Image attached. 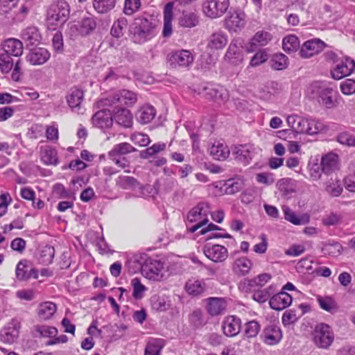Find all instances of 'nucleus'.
<instances>
[{"label": "nucleus", "mask_w": 355, "mask_h": 355, "mask_svg": "<svg viewBox=\"0 0 355 355\" xmlns=\"http://www.w3.org/2000/svg\"><path fill=\"white\" fill-rule=\"evenodd\" d=\"M155 22L144 17L136 18L130 28V37L137 44H144L157 35Z\"/></svg>", "instance_id": "f257e3e1"}, {"label": "nucleus", "mask_w": 355, "mask_h": 355, "mask_svg": "<svg viewBox=\"0 0 355 355\" xmlns=\"http://www.w3.org/2000/svg\"><path fill=\"white\" fill-rule=\"evenodd\" d=\"M69 12V6L64 0H59L52 3L47 10L48 26L54 30L56 27L62 25L67 20Z\"/></svg>", "instance_id": "f03ea898"}, {"label": "nucleus", "mask_w": 355, "mask_h": 355, "mask_svg": "<svg viewBox=\"0 0 355 355\" xmlns=\"http://www.w3.org/2000/svg\"><path fill=\"white\" fill-rule=\"evenodd\" d=\"M137 101V96L135 93L130 90L123 89L114 94L113 96L101 98L97 102V106L98 107H110L116 103L131 106L134 105Z\"/></svg>", "instance_id": "7ed1b4c3"}, {"label": "nucleus", "mask_w": 355, "mask_h": 355, "mask_svg": "<svg viewBox=\"0 0 355 355\" xmlns=\"http://www.w3.org/2000/svg\"><path fill=\"white\" fill-rule=\"evenodd\" d=\"M334 340V334L329 325L325 323L317 324L313 332V341L320 349H328Z\"/></svg>", "instance_id": "20e7f679"}, {"label": "nucleus", "mask_w": 355, "mask_h": 355, "mask_svg": "<svg viewBox=\"0 0 355 355\" xmlns=\"http://www.w3.org/2000/svg\"><path fill=\"white\" fill-rule=\"evenodd\" d=\"M230 7L229 0H205L202 5L203 14L210 19L221 17Z\"/></svg>", "instance_id": "39448f33"}, {"label": "nucleus", "mask_w": 355, "mask_h": 355, "mask_svg": "<svg viewBox=\"0 0 355 355\" xmlns=\"http://www.w3.org/2000/svg\"><path fill=\"white\" fill-rule=\"evenodd\" d=\"M309 89L311 94L318 96V102L320 104L328 109L334 107L333 88L327 87L322 83L315 82L310 85Z\"/></svg>", "instance_id": "423d86ee"}, {"label": "nucleus", "mask_w": 355, "mask_h": 355, "mask_svg": "<svg viewBox=\"0 0 355 355\" xmlns=\"http://www.w3.org/2000/svg\"><path fill=\"white\" fill-rule=\"evenodd\" d=\"M139 268H141V274L150 280L159 281L162 278L163 264L159 261L148 259L144 266Z\"/></svg>", "instance_id": "0eeeda50"}, {"label": "nucleus", "mask_w": 355, "mask_h": 355, "mask_svg": "<svg viewBox=\"0 0 355 355\" xmlns=\"http://www.w3.org/2000/svg\"><path fill=\"white\" fill-rule=\"evenodd\" d=\"M193 61L194 55L189 50L176 51L168 55V62L170 65L189 67L193 64Z\"/></svg>", "instance_id": "6e6552de"}, {"label": "nucleus", "mask_w": 355, "mask_h": 355, "mask_svg": "<svg viewBox=\"0 0 355 355\" xmlns=\"http://www.w3.org/2000/svg\"><path fill=\"white\" fill-rule=\"evenodd\" d=\"M36 331L41 336L51 338L46 343V345H53L60 343H66L68 338L66 335L57 336L58 329L54 327L48 325H39L36 327Z\"/></svg>", "instance_id": "1a4fd4ad"}, {"label": "nucleus", "mask_w": 355, "mask_h": 355, "mask_svg": "<svg viewBox=\"0 0 355 355\" xmlns=\"http://www.w3.org/2000/svg\"><path fill=\"white\" fill-rule=\"evenodd\" d=\"M325 43L318 38L305 42L301 46L300 55L303 58H309L320 53L324 48Z\"/></svg>", "instance_id": "9d476101"}, {"label": "nucleus", "mask_w": 355, "mask_h": 355, "mask_svg": "<svg viewBox=\"0 0 355 355\" xmlns=\"http://www.w3.org/2000/svg\"><path fill=\"white\" fill-rule=\"evenodd\" d=\"M245 15L234 11L230 13L225 20V26L230 32H240L245 25Z\"/></svg>", "instance_id": "9b49d317"}, {"label": "nucleus", "mask_w": 355, "mask_h": 355, "mask_svg": "<svg viewBox=\"0 0 355 355\" xmlns=\"http://www.w3.org/2000/svg\"><path fill=\"white\" fill-rule=\"evenodd\" d=\"M253 148L249 145H239L232 149L234 159L243 166L248 165L254 157Z\"/></svg>", "instance_id": "f8f14e48"}, {"label": "nucleus", "mask_w": 355, "mask_h": 355, "mask_svg": "<svg viewBox=\"0 0 355 355\" xmlns=\"http://www.w3.org/2000/svg\"><path fill=\"white\" fill-rule=\"evenodd\" d=\"M84 98L83 91L77 88L71 89L67 96V101L73 112L83 114L85 109L81 105Z\"/></svg>", "instance_id": "ddd939ff"}, {"label": "nucleus", "mask_w": 355, "mask_h": 355, "mask_svg": "<svg viewBox=\"0 0 355 355\" xmlns=\"http://www.w3.org/2000/svg\"><path fill=\"white\" fill-rule=\"evenodd\" d=\"M92 121L93 125L96 128L101 129L109 128L113 123L112 114L109 110L103 108L93 115Z\"/></svg>", "instance_id": "4468645a"}, {"label": "nucleus", "mask_w": 355, "mask_h": 355, "mask_svg": "<svg viewBox=\"0 0 355 355\" xmlns=\"http://www.w3.org/2000/svg\"><path fill=\"white\" fill-rule=\"evenodd\" d=\"M241 327V320L236 315H228L223 321L222 328L224 334L234 337L239 334Z\"/></svg>", "instance_id": "2eb2a0df"}, {"label": "nucleus", "mask_w": 355, "mask_h": 355, "mask_svg": "<svg viewBox=\"0 0 355 355\" xmlns=\"http://www.w3.org/2000/svg\"><path fill=\"white\" fill-rule=\"evenodd\" d=\"M204 253L208 259L214 262H223L228 257L227 248L220 245L205 246Z\"/></svg>", "instance_id": "dca6fc26"}, {"label": "nucleus", "mask_w": 355, "mask_h": 355, "mask_svg": "<svg viewBox=\"0 0 355 355\" xmlns=\"http://www.w3.org/2000/svg\"><path fill=\"white\" fill-rule=\"evenodd\" d=\"M293 302V297L285 291H281L274 295L269 301L271 309L282 311L288 307Z\"/></svg>", "instance_id": "f3484780"}, {"label": "nucleus", "mask_w": 355, "mask_h": 355, "mask_svg": "<svg viewBox=\"0 0 355 355\" xmlns=\"http://www.w3.org/2000/svg\"><path fill=\"white\" fill-rule=\"evenodd\" d=\"M272 39V35L270 32L264 30L259 31L250 40L249 46L247 47V51L248 52H252L258 46H266Z\"/></svg>", "instance_id": "a211bd4d"}, {"label": "nucleus", "mask_w": 355, "mask_h": 355, "mask_svg": "<svg viewBox=\"0 0 355 355\" xmlns=\"http://www.w3.org/2000/svg\"><path fill=\"white\" fill-rule=\"evenodd\" d=\"M50 58L49 52L44 48H37L29 52L26 60L30 64L41 65L44 64Z\"/></svg>", "instance_id": "6ab92c4d"}, {"label": "nucleus", "mask_w": 355, "mask_h": 355, "mask_svg": "<svg viewBox=\"0 0 355 355\" xmlns=\"http://www.w3.org/2000/svg\"><path fill=\"white\" fill-rule=\"evenodd\" d=\"M308 119L298 115H289L287 117V123L292 130L299 134H306V127L309 125Z\"/></svg>", "instance_id": "aec40b11"}, {"label": "nucleus", "mask_w": 355, "mask_h": 355, "mask_svg": "<svg viewBox=\"0 0 355 355\" xmlns=\"http://www.w3.org/2000/svg\"><path fill=\"white\" fill-rule=\"evenodd\" d=\"M187 293L192 296H199L205 293L208 287L203 280L189 279L184 286Z\"/></svg>", "instance_id": "412c9836"}, {"label": "nucleus", "mask_w": 355, "mask_h": 355, "mask_svg": "<svg viewBox=\"0 0 355 355\" xmlns=\"http://www.w3.org/2000/svg\"><path fill=\"white\" fill-rule=\"evenodd\" d=\"M1 49L11 54L12 56L17 58L22 54L23 44L17 39L9 38L1 43Z\"/></svg>", "instance_id": "4be33fe9"}, {"label": "nucleus", "mask_w": 355, "mask_h": 355, "mask_svg": "<svg viewBox=\"0 0 355 355\" xmlns=\"http://www.w3.org/2000/svg\"><path fill=\"white\" fill-rule=\"evenodd\" d=\"M264 343L273 345L277 344L282 338L280 328L276 325H269L263 330Z\"/></svg>", "instance_id": "5701e85b"}, {"label": "nucleus", "mask_w": 355, "mask_h": 355, "mask_svg": "<svg viewBox=\"0 0 355 355\" xmlns=\"http://www.w3.org/2000/svg\"><path fill=\"white\" fill-rule=\"evenodd\" d=\"M225 59L232 65H239L243 60V55L237 41H232L225 53Z\"/></svg>", "instance_id": "b1692460"}, {"label": "nucleus", "mask_w": 355, "mask_h": 355, "mask_svg": "<svg viewBox=\"0 0 355 355\" xmlns=\"http://www.w3.org/2000/svg\"><path fill=\"white\" fill-rule=\"evenodd\" d=\"M320 164L323 173H331L338 169V156L334 153H329L322 157Z\"/></svg>", "instance_id": "393cba45"}, {"label": "nucleus", "mask_w": 355, "mask_h": 355, "mask_svg": "<svg viewBox=\"0 0 355 355\" xmlns=\"http://www.w3.org/2000/svg\"><path fill=\"white\" fill-rule=\"evenodd\" d=\"M19 326L18 324H9L1 332V340L7 344H12L19 337Z\"/></svg>", "instance_id": "a878e982"}, {"label": "nucleus", "mask_w": 355, "mask_h": 355, "mask_svg": "<svg viewBox=\"0 0 355 355\" xmlns=\"http://www.w3.org/2000/svg\"><path fill=\"white\" fill-rule=\"evenodd\" d=\"M173 2L168 3L164 10V28L162 31L163 36L168 37L173 33L172 20H173Z\"/></svg>", "instance_id": "bb28decb"}, {"label": "nucleus", "mask_w": 355, "mask_h": 355, "mask_svg": "<svg viewBox=\"0 0 355 355\" xmlns=\"http://www.w3.org/2000/svg\"><path fill=\"white\" fill-rule=\"evenodd\" d=\"M227 44V35L221 31L212 33L208 40L207 46L211 49H221Z\"/></svg>", "instance_id": "cd10ccee"}, {"label": "nucleus", "mask_w": 355, "mask_h": 355, "mask_svg": "<svg viewBox=\"0 0 355 355\" xmlns=\"http://www.w3.org/2000/svg\"><path fill=\"white\" fill-rule=\"evenodd\" d=\"M21 37L27 46L36 45L41 40V35L35 26H28L24 29Z\"/></svg>", "instance_id": "c85d7f7f"}, {"label": "nucleus", "mask_w": 355, "mask_h": 355, "mask_svg": "<svg viewBox=\"0 0 355 355\" xmlns=\"http://www.w3.org/2000/svg\"><path fill=\"white\" fill-rule=\"evenodd\" d=\"M155 114L156 110L154 107L146 105L138 110L136 113V119L140 123L146 124L155 118Z\"/></svg>", "instance_id": "c756f323"}, {"label": "nucleus", "mask_w": 355, "mask_h": 355, "mask_svg": "<svg viewBox=\"0 0 355 355\" xmlns=\"http://www.w3.org/2000/svg\"><path fill=\"white\" fill-rule=\"evenodd\" d=\"M207 300L208 301L207 309L211 315H218L226 308V302L223 298L209 297Z\"/></svg>", "instance_id": "7c9ffc66"}, {"label": "nucleus", "mask_w": 355, "mask_h": 355, "mask_svg": "<svg viewBox=\"0 0 355 355\" xmlns=\"http://www.w3.org/2000/svg\"><path fill=\"white\" fill-rule=\"evenodd\" d=\"M252 266V261L247 257H243L234 261L233 270L239 276H245L250 272Z\"/></svg>", "instance_id": "2f4dec72"}, {"label": "nucleus", "mask_w": 355, "mask_h": 355, "mask_svg": "<svg viewBox=\"0 0 355 355\" xmlns=\"http://www.w3.org/2000/svg\"><path fill=\"white\" fill-rule=\"evenodd\" d=\"M112 117L116 123L125 128H130L132 124V115L128 109L117 110Z\"/></svg>", "instance_id": "473e14b6"}, {"label": "nucleus", "mask_w": 355, "mask_h": 355, "mask_svg": "<svg viewBox=\"0 0 355 355\" xmlns=\"http://www.w3.org/2000/svg\"><path fill=\"white\" fill-rule=\"evenodd\" d=\"M199 23V17L197 12L193 11H183L179 18V24L185 28H193Z\"/></svg>", "instance_id": "72a5a7b5"}, {"label": "nucleus", "mask_w": 355, "mask_h": 355, "mask_svg": "<svg viewBox=\"0 0 355 355\" xmlns=\"http://www.w3.org/2000/svg\"><path fill=\"white\" fill-rule=\"evenodd\" d=\"M209 208V205L206 202L198 203L188 213V220L190 223L197 222L202 216H207Z\"/></svg>", "instance_id": "f704fd0d"}, {"label": "nucleus", "mask_w": 355, "mask_h": 355, "mask_svg": "<svg viewBox=\"0 0 355 355\" xmlns=\"http://www.w3.org/2000/svg\"><path fill=\"white\" fill-rule=\"evenodd\" d=\"M56 310L57 306L55 304L51 302H45L39 305L37 309V313L41 320H46L54 315Z\"/></svg>", "instance_id": "c9c22d12"}, {"label": "nucleus", "mask_w": 355, "mask_h": 355, "mask_svg": "<svg viewBox=\"0 0 355 355\" xmlns=\"http://www.w3.org/2000/svg\"><path fill=\"white\" fill-rule=\"evenodd\" d=\"M209 153L216 160H225L230 155V150L226 145L218 142L211 146Z\"/></svg>", "instance_id": "e433bc0d"}, {"label": "nucleus", "mask_w": 355, "mask_h": 355, "mask_svg": "<svg viewBox=\"0 0 355 355\" xmlns=\"http://www.w3.org/2000/svg\"><path fill=\"white\" fill-rule=\"evenodd\" d=\"M282 211L284 214V218L295 225L306 224L309 222V216H303L299 217L295 211L290 209L288 206H283Z\"/></svg>", "instance_id": "4c0bfd02"}, {"label": "nucleus", "mask_w": 355, "mask_h": 355, "mask_svg": "<svg viewBox=\"0 0 355 355\" xmlns=\"http://www.w3.org/2000/svg\"><path fill=\"white\" fill-rule=\"evenodd\" d=\"M226 194L232 195L240 191L244 187V180L241 178H231L223 184Z\"/></svg>", "instance_id": "58836bf2"}, {"label": "nucleus", "mask_w": 355, "mask_h": 355, "mask_svg": "<svg viewBox=\"0 0 355 355\" xmlns=\"http://www.w3.org/2000/svg\"><path fill=\"white\" fill-rule=\"evenodd\" d=\"M164 345L165 341L162 338L151 339L146 344L144 355H160Z\"/></svg>", "instance_id": "ea45409f"}, {"label": "nucleus", "mask_w": 355, "mask_h": 355, "mask_svg": "<svg viewBox=\"0 0 355 355\" xmlns=\"http://www.w3.org/2000/svg\"><path fill=\"white\" fill-rule=\"evenodd\" d=\"M207 91L206 95L215 101H220L221 102L226 101L229 98L228 91L222 86L217 87L205 88Z\"/></svg>", "instance_id": "a19ab883"}, {"label": "nucleus", "mask_w": 355, "mask_h": 355, "mask_svg": "<svg viewBox=\"0 0 355 355\" xmlns=\"http://www.w3.org/2000/svg\"><path fill=\"white\" fill-rule=\"evenodd\" d=\"M116 184L122 189L133 190L139 187V183L137 179L133 177L119 175L116 179Z\"/></svg>", "instance_id": "79ce46f5"}, {"label": "nucleus", "mask_w": 355, "mask_h": 355, "mask_svg": "<svg viewBox=\"0 0 355 355\" xmlns=\"http://www.w3.org/2000/svg\"><path fill=\"white\" fill-rule=\"evenodd\" d=\"M300 47L299 38L295 35H288L282 40V48L287 52L296 51Z\"/></svg>", "instance_id": "37998d69"}, {"label": "nucleus", "mask_w": 355, "mask_h": 355, "mask_svg": "<svg viewBox=\"0 0 355 355\" xmlns=\"http://www.w3.org/2000/svg\"><path fill=\"white\" fill-rule=\"evenodd\" d=\"M96 26V22L93 17L88 16L83 17L81 20L78 31L83 35H87L91 33Z\"/></svg>", "instance_id": "c03bdc74"}, {"label": "nucleus", "mask_w": 355, "mask_h": 355, "mask_svg": "<svg viewBox=\"0 0 355 355\" xmlns=\"http://www.w3.org/2000/svg\"><path fill=\"white\" fill-rule=\"evenodd\" d=\"M54 256V248L51 245H46L40 250L38 261L43 265H49L53 262Z\"/></svg>", "instance_id": "a18cd8bd"}, {"label": "nucleus", "mask_w": 355, "mask_h": 355, "mask_svg": "<svg viewBox=\"0 0 355 355\" xmlns=\"http://www.w3.org/2000/svg\"><path fill=\"white\" fill-rule=\"evenodd\" d=\"M317 302L322 309L329 313H333L338 309L336 301L329 296L322 297L318 295L317 297Z\"/></svg>", "instance_id": "49530a36"}, {"label": "nucleus", "mask_w": 355, "mask_h": 355, "mask_svg": "<svg viewBox=\"0 0 355 355\" xmlns=\"http://www.w3.org/2000/svg\"><path fill=\"white\" fill-rule=\"evenodd\" d=\"M166 148V144L163 142H158L154 144L150 147L140 151L139 156L142 159H148L158 154L161 151L164 150Z\"/></svg>", "instance_id": "de8ad7c7"}, {"label": "nucleus", "mask_w": 355, "mask_h": 355, "mask_svg": "<svg viewBox=\"0 0 355 355\" xmlns=\"http://www.w3.org/2000/svg\"><path fill=\"white\" fill-rule=\"evenodd\" d=\"M116 0H94L93 6L98 13H106L114 8Z\"/></svg>", "instance_id": "09e8293b"}, {"label": "nucleus", "mask_w": 355, "mask_h": 355, "mask_svg": "<svg viewBox=\"0 0 355 355\" xmlns=\"http://www.w3.org/2000/svg\"><path fill=\"white\" fill-rule=\"evenodd\" d=\"M136 151V149L130 144L123 142L116 144L110 151L108 156L122 155Z\"/></svg>", "instance_id": "8fccbe9b"}, {"label": "nucleus", "mask_w": 355, "mask_h": 355, "mask_svg": "<svg viewBox=\"0 0 355 355\" xmlns=\"http://www.w3.org/2000/svg\"><path fill=\"white\" fill-rule=\"evenodd\" d=\"M131 285L132 286V297L135 300L142 299L144 296V293L147 291V288L137 277L131 280Z\"/></svg>", "instance_id": "3c124183"}, {"label": "nucleus", "mask_w": 355, "mask_h": 355, "mask_svg": "<svg viewBox=\"0 0 355 355\" xmlns=\"http://www.w3.org/2000/svg\"><path fill=\"white\" fill-rule=\"evenodd\" d=\"M127 26V20L125 18H120L114 22L110 33L113 37H120L123 36V31Z\"/></svg>", "instance_id": "603ef678"}, {"label": "nucleus", "mask_w": 355, "mask_h": 355, "mask_svg": "<svg viewBox=\"0 0 355 355\" xmlns=\"http://www.w3.org/2000/svg\"><path fill=\"white\" fill-rule=\"evenodd\" d=\"M147 257L148 255L146 253H138L130 258L129 264H133V272L141 271V268H139V266H143L144 263L148 260Z\"/></svg>", "instance_id": "864d4df0"}, {"label": "nucleus", "mask_w": 355, "mask_h": 355, "mask_svg": "<svg viewBox=\"0 0 355 355\" xmlns=\"http://www.w3.org/2000/svg\"><path fill=\"white\" fill-rule=\"evenodd\" d=\"M27 263L26 260H21L17 265L15 274L17 279L19 281L28 279V272L29 267Z\"/></svg>", "instance_id": "5fc2aeb1"}, {"label": "nucleus", "mask_w": 355, "mask_h": 355, "mask_svg": "<svg viewBox=\"0 0 355 355\" xmlns=\"http://www.w3.org/2000/svg\"><path fill=\"white\" fill-rule=\"evenodd\" d=\"M260 331V324L255 320H252L245 324L244 334L250 338H254L257 336Z\"/></svg>", "instance_id": "6e6d98bb"}, {"label": "nucleus", "mask_w": 355, "mask_h": 355, "mask_svg": "<svg viewBox=\"0 0 355 355\" xmlns=\"http://www.w3.org/2000/svg\"><path fill=\"white\" fill-rule=\"evenodd\" d=\"M269 59V54L266 49H261L258 51L251 58V67H257L265 63Z\"/></svg>", "instance_id": "4d7b16f0"}, {"label": "nucleus", "mask_w": 355, "mask_h": 355, "mask_svg": "<svg viewBox=\"0 0 355 355\" xmlns=\"http://www.w3.org/2000/svg\"><path fill=\"white\" fill-rule=\"evenodd\" d=\"M11 54L0 49V67H19V59L14 61Z\"/></svg>", "instance_id": "13d9d810"}, {"label": "nucleus", "mask_w": 355, "mask_h": 355, "mask_svg": "<svg viewBox=\"0 0 355 355\" xmlns=\"http://www.w3.org/2000/svg\"><path fill=\"white\" fill-rule=\"evenodd\" d=\"M141 7L140 0H125L123 12L126 15H132L137 12Z\"/></svg>", "instance_id": "bf43d9fd"}, {"label": "nucleus", "mask_w": 355, "mask_h": 355, "mask_svg": "<svg viewBox=\"0 0 355 355\" xmlns=\"http://www.w3.org/2000/svg\"><path fill=\"white\" fill-rule=\"evenodd\" d=\"M131 141L139 146H147L150 143L148 135L141 132H134L130 136Z\"/></svg>", "instance_id": "052dcab7"}, {"label": "nucleus", "mask_w": 355, "mask_h": 355, "mask_svg": "<svg viewBox=\"0 0 355 355\" xmlns=\"http://www.w3.org/2000/svg\"><path fill=\"white\" fill-rule=\"evenodd\" d=\"M309 125L306 127V133L307 135H313L318 134V132L322 131L324 129V124L315 119H308Z\"/></svg>", "instance_id": "680f3d73"}, {"label": "nucleus", "mask_w": 355, "mask_h": 355, "mask_svg": "<svg viewBox=\"0 0 355 355\" xmlns=\"http://www.w3.org/2000/svg\"><path fill=\"white\" fill-rule=\"evenodd\" d=\"M272 67H287L289 64L288 57L282 53L273 54L270 58Z\"/></svg>", "instance_id": "e2e57ef3"}, {"label": "nucleus", "mask_w": 355, "mask_h": 355, "mask_svg": "<svg viewBox=\"0 0 355 355\" xmlns=\"http://www.w3.org/2000/svg\"><path fill=\"white\" fill-rule=\"evenodd\" d=\"M326 191L332 196L337 197L341 194L343 187L339 181L331 179V181L327 183Z\"/></svg>", "instance_id": "0e129e2a"}, {"label": "nucleus", "mask_w": 355, "mask_h": 355, "mask_svg": "<svg viewBox=\"0 0 355 355\" xmlns=\"http://www.w3.org/2000/svg\"><path fill=\"white\" fill-rule=\"evenodd\" d=\"M271 279V275L268 273H263L257 277L248 279V284L250 287H253L254 286H264L270 279Z\"/></svg>", "instance_id": "69168bd1"}, {"label": "nucleus", "mask_w": 355, "mask_h": 355, "mask_svg": "<svg viewBox=\"0 0 355 355\" xmlns=\"http://www.w3.org/2000/svg\"><path fill=\"white\" fill-rule=\"evenodd\" d=\"M337 141L343 145L349 147H355V136L347 132L340 133L337 136Z\"/></svg>", "instance_id": "338daca9"}, {"label": "nucleus", "mask_w": 355, "mask_h": 355, "mask_svg": "<svg viewBox=\"0 0 355 355\" xmlns=\"http://www.w3.org/2000/svg\"><path fill=\"white\" fill-rule=\"evenodd\" d=\"M354 68H333L331 70V76L335 80H340L344 77L350 75Z\"/></svg>", "instance_id": "774afa93"}]
</instances>
